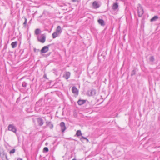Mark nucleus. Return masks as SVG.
<instances>
[{
  "label": "nucleus",
  "mask_w": 160,
  "mask_h": 160,
  "mask_svg": "<svg viewBox=\"0 0 160 160\" xmlns=\"http://www.w3.org/2000/svg\"><path fill=\"white\" fill-rule=\"evenodd\" d=\"M56 32L60 34L62 32V30L60 26H58L57 28Z\"/></svg>",
  "instance_id": "2eb2a0df"
},
{
  "label": "nucleus",
  "mask_w": 160,
  "mask_h": 160,
  "mask_svg": "<svg viewBox=\"0 0 160 160\" xmlns=\"http://www.w3.org/2000/svg\"><path fill=\"white\" fill-rule=\"evenodd\" d=\"M98 23L101 26H103L105 25V23L103 20L102 19H99L98 20Z\"/></svg>",
  "instance_id": "dca6fc26"
},
{
  "label": "nucleus",
  "mask_w": 160,
  "mask_h": 160,
  "mask_svg": "<svg viewBox=\"0 0 160 160\" xmlns=\"http://www.w3.org/2000/svg\"><path fill=\"white\" fill-rule=\"evenodd\" d=\"M96 94V91L95 89H92L88 91L87 94L89 96H91L95 95Z\"/></svg>",
  "instance_id": "39448f33"
},
{
  "label": "nucleus",
  "mask_w": 160,
  "mask_h": 160,
  "mask_svg": "<svg viewBox=\"0 0 160 160\" xmlns=\"http://www.w3.org/2000/svg\"><path fill=\"white\" fill-rule=\"evenodd\" d=\"M27 85V83H26L25 82H22V86L24 88H26Z\"/></svg>",
  "instance_id": "4be33fe9"
},
{
  "label": "nucleus",
  "mask_w": 160,
  "mask_h": 160,
  "mask_svg": "<svg viewBox=\"0 0 160 160\" xmlns=\"http://www.w3.org/2000/svg\"><path fill=\"white\" fill-rule=\"evenodd\" d=\"M72 1L73 2H76V1H77V0H72Z\"/></svg>",
  "instance_id": "7c9ffc66"
},
{
  "label": "nucleus",
  "mask_w": 160,
  "mask_h": 160,
  "mask_svg": "<svg viewBox=\"0 0 160 160\" xmlns=\"http://www.w3.org/2000/svg\"><path fill=\"white\" fill-rule=\"evenodd\" d=\"M17 160H22V159L20 158H18L17 159Z\"/></svg>",
  "instance_id": "2f4dec72"
},
{
  "label": "nucleus",
  "mask_w": 160,
  "mask_h": 160,
  "mask_svg": "<svg viewBox=\"0 0 160 160\" xmlns=\"http://www.w3.org/2000/svg\"><path fill=\"white\" fill-rule=\"evenodd\" d=\"M149 60L151 62H153L154 60V58L153 56H152L149 58Z\"/></svg>",
  "instance_id": "393cba45"
},
{
  "label": "nucleus",
  "mask_w": 160,
  "mask_h": 160,
  "mask_svg": "<svg viewBox=\"0 0 160 160\" xmlns=\"http://www.w3.org/2000/svg\"><path fill=\"white\" fill-rule=\"evenodd\" d=\"M37 39L39 42L43 43L45 41L46 37L44 35L42 34L40 36H38Z\"/></svg>",
  "instance_id": "f03ea898"
},
{
  "label": "nucleus",
  "mask_w": 160,
  "mask_h": 160,
  "mask_svg": "<svg viewBox=\"0 0 160 160\" xmlns=\"http://www.w3.org/2000/svg\"><path fill=\"white\" fill-rule=\"evenodd\" d=\"M72 92L76 95H78V90L77 88L75 87V86H73L72 88Z\"/></svg>",
  "instance_id": "1a4fd4ad"
},
{
  "label": "nucleus",
  "mask_w": 160,
  "mask_h": 160,
  "mask_svg": "<svg viewBox=\"0 0 160 160\" xmlns=\"http://www.w3.org/2000/svg\"><path fill=\"white\" fill-rule=\"evenodd\" d=\"M37 50H38V51H39V49L37 50L36 48H34V51L35 52H36Z\"/></svg>",
  "instance_id": "c85d7f7f"
},
{
  "label": "nucleus",
  "mask_w": 160,
  "mask_h": 160,
  "mask_svg": "<svg viewBox=\"0 0 160 160\" xmlns=\"http://www.w3.org/2000/svg\"><path fill=\"white\" fill-rule=\"evenodd\" d=\"M85 139V140L87 141V142H88L89 141L88 139L87 138H86V139Z\"/></svg>",
  "instance_id": "c756f323"
},
{
  "label": "nucleus",
  "mask_w": 160,
  "mask_h": 160,
  "mask_svg": "<svg viewBox=\"0 0 160 160\" xmlns=\"http://www.w3.org/2000/svg\"><path fill=\"white\" fill-rule=\"evenodd\" d=\"M15 151V149H13L10 151L9 153L10 154L14 153Z\"/></svg>",
  "instance_id": "b1692460"
},
{
  "label": "nucleus",
  "mask_w": 160,
  "mask_h": 160,
  "mask_svg": "<svg viewBox=\"0 0 160 160\" xmlns=\"http://www.w3.org/2000/svg\"><path fill=\"white\" fill-rule=\"evenodd\" d=\"M76 134L78 137L82 135V133H81V130H78L76 132Z\"/></svg>",
  "instance_id": "412c9836"
},
{
  "label": "nucleus",
  "mask_w": 160,
  "mask_h": 160,
  "mask_svg": "<svg viewBox=\"0 0 160 160\" xmlns=\"http://www.w3.org/2000/svg\"><path fill=\"white\" fill-rule=\"evenodd\" d=\"M41 32V31L40 29L37 28L36 29L35 31V33L37 36H38V34Z\"/></svg>",
  "instance_id": "aec40b11"
},
{
  "label": "nucleus",
  "mask_w": 160,
  "mask_h": 160,
  "mask_svg": "<svg viewBox=\"0 0 160 160\" xmlns=\"http://www.w3.org/2000/svg\"><path fill=\"white\" fill-rule=\"evenodd\" d=\"M60 34L56 32L53 33L52 34V36L53 38H55L57 36H59Z\"/></svg>",
  "instance_id": "f3484780"
},
{
  "label": "nucleus",
  "mask_w": 160,
  "mask_h": 160,
  "mask_svg": "<svg viewBox=\"0 0 160 160\" xmlns=\"http://www.w3.org/2000/svg\"><path fill=\"white\" fill-rule=\"evenodd\" d=\"M158 18V17L157 16H155L150 20L151 22H152L156 21Z\"/></svg>",
  "instance_id": "a211bd4d"
},
{
  "label": "nucleus",
  "mask_w": 160,
  "mask_h": 160,
  "mask_svg": "<svg viewBox=\"0 0 160 160\" xmlns=\"http://www.w3.org/2000/svg\"><path fill=\"white\" fill-rule=\"evenodd\" d=\"M60 126L62 132H64L66 129L65 123L64 122H61L60 123Z\"/></svg>",
  "instance_id": "423d86ee"
},
{
  "label": "nucleus",
  "mask_w": 160,
  "mask_h": 160,
  "mask_svg": "<svg viewBox=\"0 0 160 160\" xmlns=\"http://www.w3.org/2000/svg\"><path fill=\"white\" fill-rule=\"evenodd\" d=\"M43 151L45 152H47L48 151V149L47 147H44Z\"/></svg>",
  "instance_id": "a878e982"
},
{
  "label": "nucleus",
  "mask_w": 160,
  "mask_h": 160,
  "mask_svg": "<svg viewBox=\"0 0 160 160\" xmlns=\"http://www.w3.org/2000/svg\"><path fill=\"white\" fill-rule=\"evenodd\" d=\"M135 71L134 70H133L132 71L131 75V76H133V75H135Z\"/></svg>",
  "instance_id": "cd10ccee"
},
{
  "label": "nucleus",
  "mask_w": 160,
  "mask_h": 160,
  "mask_svg": "<svg viewBox=\"0 0 160 160\" xmlns=\"http://www.w3.org/2000/svg\"><path fill=\"white\" fill-rule=\"evenodd\" d=\"M49 45H48V46H45L43 47L41 50V53H45L47 52L48 51L49 47Z\"/></svg>",
  "instance_id": "20e7f679"
},
{
  "label": "nucleus",
  "mask_w": 160,
  "mask_h": 160,
  "mask_svg": "<svg viewBox=\"0 0 160 160\" xmlns=\"http://www.w3.org/2000/svg\"><path fill=\"white\" fill-rule=\"evenodd\" d=\"M8 130L9 131H12V132L16 133L17 129L15 127L13 124H10L8 125Z\"/></svg>",
  "instance_id": "7ed1b4c3"
},
{
  "label": "nucleus",
  "mask_w": 160,
  "mask_h": 160,
  "mask_svg": "<svg viewBox=\"0 0 160 160\" xmlns=\"http://www.w3.org/2000/svg\"><path fill=\"white\" fill-rule=\"evenodd\" d=\"M72 160H77L75 158H74V159H72Z\"/></svg>",
  "instance_id": "72a5a7b5"
},
{
  "label": "nucleus",
  "mask_w": 160,
  "mask_h": 160,
  "mask_svg": "<svg viewBox=\"0 0 160 160\" xmlns=\"http://www.w3.org/2000/svg\"><path fill=\"white\" fill-rule=\"evenodd\" d=\"M46 123L47 125L49 127L50 129H52L53 128V125L51 123V122L47 121L46 122Z\"/></svg>",
  "instance_id": "ddd939ff"
},
{
  "label": "nucleus",
  "mask_w": 160,
  "mask_h": 160,
  "mask_svg": "<svg viewBox=\"0 0 160 160\" xmlns=\"http://www.w3.org/2000/svg\"><path fill=\"white\" fill-rule=\"evenodd\" d=\"M86 102V100H79L78 103L79 105H81L84 104Z\"/></svg>",
  "instance_id": "4468645a"
},
{
  "label": "nucleus",
  "mask_w": 160,
  "mask_h": 160,
  "mask_svg": "<svg viewBox=\"0 0 160 160\" xmlns=\"http://www.w3.org/2000/svg\"><path fill=\"white\" fill-rule=\"evenodd\" d=\"M85 139H86V138L84 137L83 136H82L80 138V140L82 142H84V140H85Z\"/></svg>",
  "instance_id": "bb28decb"
},
{
  "label": "nucleus",
  "mask_w": 160,
  "mask_h": 160,
  "mask_svg": "<svg viewBox=\"0 0 160 160\" xmlns=\"http://www.w3.org/2000/svg\"><path fill=\"white\" fill-rule=\"evenodd\" d=\"M0 156L2 158H6L7 159V155L3 150H0Z\"/></svg>",
  "instance_id": "6e6552de"
},
{
  "label": "nucleus",
  "mask_w": 160,
  "mask_h": 160,
  "mask_svg": "<svg viewBox=\"0 0 160 160\" xmlns=\"http://www.w3.org/2000/svg\"><path fill=\"white\" fill-rule=\"evenodd\" d=\"M70 76V73L69 72H66L63 76L66 79H68Z\"/></svg>",
  "instance_id": "f8f14e48"
},
{
  "label": "nucleus",
  "mask_w": 160,
  "mask_h": 160,
  "mask_svg": "<svg viewBox=\"0 0 160 160\" xmlns=\"http://www.w3.org/2000/svg\"><path fill=\"white\" fill-rule=\"evenodd\" d=\"M11 45L12 48H14L17 46V42H13L11 43Z\"/></svg>",
  "instance_id": "6ab92c4d"
},
{
  "label": "nucleus",
  "mask_w": 160,
  "mask_h": 160,
  "mask_svg": "<svg viewBox=\"0 0 160 160\" xmlns=\"http://www.w3.org/2000/svg\"><path fill=\"white\" fill-rule=\"evenodd\" d=\"M137 11L138 17H141L144 13V11L142 7L140 4L138 5Z\"/></svg>",
  "instance_id": "f257e3e1"
},
{
  "label": "nucleus",
  "mask_w": 160,
  "mask_h": 160,
  "mask_svg": "<svg viewBox=\"0 0 160 160\" xmlns=\"http://www.w3.org/2000/svg\"><path fill=\"white\" fill-rule=\"evenodd\" d=\"M25 21L24 23H23V26L24 27H26V24L27 23V19L26 18H25Z\"/></svg>",
  "instance_id": "5701e85b"
},
{
  "label": "nucleus",
  "mask_w": 160,
  "mask_h": 160,
  "mask_svg": "<svg viewBox=\"0 0 160 160\" xmlns=\"http://www.w3.org/2000/svg\"><path fill=\"white\" fill-rule=\"evenodd\" d=\"M43 77H44V78H47L46 75H44Z\"/></svg>",
  "instance_id": "473e14b6"
},
{
  "label": "nucleus",
  "mask_w": 160,
  "mask_h": 160,
  "mask_svg": "<svg viewBox=\"0 0 160 160\" xmlns=\"http://www.w3.org/2000/svg\"><path fill=\"white\" fill-rule=\"evenodd\" d=\"M112 9L114 11H118V4L117 2L114 3L112 6Z\"/></svg>",
  "instance_id": "0eeeda50"
},
{
  "label": "nucleus",
  "mask_w": 160,
  "mask_h": 160,
  "mask_svg": "<svg viewBox=\"0 0 160 160\" xmlns=\"http://www.w3.org/2000/svg\"><path fill=\"white\" fill-rule=\"evenodd\" d=\"M38 123L39 126H42L43 125L44 122L42 118H38Z\"/></svg>",
  "instance_id": "9b49d317"
},
{
  "label": "nucleus",
  "mask_w": 160,
  "mask_h": 160,
  "mask_svg": "<svg viewBox=\"0 0 160 160\" xmlns=\"http://www.w3.org/2000/svg\"><path fill=\"white\" fill-rule=\"evenodd\" d=\"M92 6L94 8L97 9L99 8L100 5L96 1H95L92 3Z\"/></svg>",
  "instance_id": "9d476101"
}]
</instances>
